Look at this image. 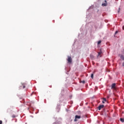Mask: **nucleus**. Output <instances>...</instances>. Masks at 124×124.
I'll use <instances>...</instances> for the list:
<instances>
[{"label":"nucleus","mask_w":124,"mask_h":124,"mask_svg":"<svg viewBox=\"0 0 124 124\" xmlns=\"http://www.w3.org/2000/svg\"><path fill=\"white\" fill-rule=\"evenodd\" d=\"M111 90H114V91H116L117 90V86L116 85V83H112L111 84Z\"/></svg>","instance_id":"obj_1"},{"label":"nucleus","mask_w":124,"mask_h":124,"mask_svg":"<svg viewBox=\"0 0 124 124\" xmlns=\"http://www.w3.org/2000/svg\"><path fill=\"white\" fill-rule=\"evenodd\" d=\"M67 60L68 63H71V62H72V58H71V56H68Z\"/></svg>","instance_id":"obj_2"},{"label":"nucleus","mask_w":124,"mask_h":124,"mask_svg":"<svg viewBox=\"0 0 124 124\" xmlns=\"http://www.w3.org/2000/svg\"><path fill=\"white\" fill-rule=\"evenodd\" d=\"M78 119H81V116L80 115H76L75 119L74 120V122H77Z\"/></svg>","instance_id":"obj_3"},{"label":"nucleus","mask_w":124,"mask_h":124,"mask_svg":"<svg viewBox=\"0 0 124 124\" xmlns=\"http://www.w3.org/2000/svg\"><path fill=\"white\" fill-rule=\"evenodd\" d=\"M104 108V105H100L99 106V107H98V109H99V110H101V109H102V108Z\"/></svg>","instance_id":"obj_4"},{"label":"nucleus","mask_w":124,"mask_h":124,"mask_svg":"<svg viewBox=\"0 0 124 124\" xmlns=\"http://www.w3.org/2000/svg\"><path fill=\"white\" fill-rule=\"evenodd\" d=\"M102 6H107V1L105 0V2L102 4Z\"/></svg>","instance_id":"obj_5"},{"label":"nucleus","mask_w":124,"mask_h":124,"mask_svg":"<svg viewBox=\"0 0 124 124\" xmlns=\"http://www.w3.org/2000/svg\"><path fill=\"white\" fill-rule=\"evenodd\" d=\"M119 57H120L121 59L123 60V61H124V56L123 55H119Z\"/></svg>","instance_id":"obj_6"},{"label":"nucleus","mask_w":124,"mask_h":124,"mask_svg":"<svg viewBox=\"0 0 124 124\" xmlns=\"http://www.w3.org/2000/svg\"><path fill=\"white\" fill-rule=\"evenodd\" d=\"M23 89H25L26 88V83L22 84Z\"/></svg>","instance_id":"obj_7"},{"label":"nucleus","mask_w":124,"mask_h":124,"mask_svg":"<svg viewBox=\"0 0 124 124\" xmlns=\"http://www.w3.org/2000/svg\"><path fill=\"white\" fill-rule=\"evenodd\" d=\"M106 101H107L106 98H103V101H102V103H105V102H106Z\"/></svg>","instance_id":"obj_8"},{"label":"nucleus","mask_w":124,"mask_h":124,"mask_svg":"<svg viewBox=\"0 0 124 124\" xmlns=\"http://www.w3.org/2000/svg\"><path fill=\"white\" fill-rule=\"evenodd\" d=\"M101 54H102V52L100 51L99 52H98V54L97 57H99V56H100V55H101Z\"/></svg>","instance_id":"obj_9"},{"label":"nucleus","mask_w":124,"mask_h":124,"mask_svg":"<svg viewBox=\"0 0 124 124\" xmlns=\"http://www.w3.org/2000/svg\"><path fill=\"white\" fill-rule=\"evenodd\" d=\"M120 121H121V122H122V123H124V118H120Z\"/></svg>","instance_id":"obj_10"},{"label":"nucleus","mask_w":124,"mask_h":124,"mask_svg":"<svg viewBox=\"0 0 124 124\" xmlns=\"http://www.w3.org/2000/svg\"><path fill=\"white\" fill-rule=\"evenodd\" d=\"M91 77L92 79H93V74H92L91 75Z\"/></svg>","instance_id":"obj_11"},{"label":"nucleus","mask_w":124,"mask_h":124,"mask_svg":"<svg viewBox=\"0 0 124 124\" xmlns=\"http://www.w3.org/2000/svg\"><path fill=\"white\" fill-rule=\"evenodd\" d=\"M16 116L15 114L12 115V118H16Z\"/></svg>","instance_id":"obj_12"},{"label":"nucleus","mask_w":124,"mask_h":124,"mask_svg":"<svg viewBox=\"0 0 124 124\" xmlns=\"http://www.w3.org/2000/svg\"><path fill=\"white\" fill-rule=\"evenodd\" d=\"M100 43H101V41H99L97 43L98 45H99V44H100Z\"/></svg>","instance_id":"obj_13"},{"label":"nucleus","mask_w":124,"mask_h":124,"mask_svg":"<svg viewBox=\"0 0 124 124\" xmlns=\"http://www.w3.org/2000/svg\"><path fill=\"white\" fill-rule=\"evenodd\" d=\"M81 82H82L83 84H85V80H83L81 81Z\"/></svg>","instance_id":"obj_14"},{"label":"nucleus","mask_w":124,"mask_h":124,"mask_svg":"<svg viewBox=\"0 0 124 124\" xmlns=\"http://www.w3.org/2000/svg\"><path fill=\"white\" fill-rule=\"evenodd\" d=\"M0 124H2V121L1 120H0Z\"/></svg>","instance_id":"obj_15"},{"label":"nucleus","mask_w":124,"mask_h":124,"mask_svg":"<svg viewBox=\"0 0 124 124\" xmlns=\"http://www.w3.org/2000/svg\"><path fill=\"white\" fill-rule=\"evenodd\" d=\"M92 8H93V7H91L90 8H89L88 10H90V9H92Z\"/></svg>","instance_id":"obj_16"},{"label":"nucleus","mask_w":124,"mask_h":124,"mask_svg":"<svg viewBox=\"0 0 124 124\" xmlns=\"http://www.w3.org/2000/svg\"><path fill=\"white\" fill-rule=\"evenodd\" d=\"M118 33V31H116L115 34H117Z\"/></svg>","instance_id":"obj_17"},{"label":"nucleus","mask_w":124,"mask_h":124,"mask_svg":"<svg viewBox=\"0 0 124 124\" xmlns=\"http://www.w3.org/2000/svg\"><path fill=\"white\" fill-rule=\"evenodd\" d=\"M122 66H124V62L122 63Z\"/></svg>","instance_id":"obj_18"},{"label":"nucleus","mask_w":124,"mask_h":124,"mask_svg":"<svg viewBox=\"0 0 124 124\" xmlns=\"http://www.w3.org/2000/svg\"><path fill=\"white\" fill-rule=\"evenodd\" d=\"M122 29L124 30V26H123Z\"/></svg>","instance_id":"obj_19"},{"label":"nucleus","mask_w":124,"mask_h":124,"mask_svg":"<svg viewBox=\"0 0 124 124\" xmlns=\"http://www.w3.org/2000/svg\"><path fill=\"white\" fill-rule=\"evenodd\" d=\"M118 12H120V8H119V11H118Z\"/></svg>","instance_id":"obj_20"},{"label":"nucleus","mask_w":124,"mask_h":124,"mask_svg":"<svg viewBox=\"0 0 124 124\" xmlns=\"http://www.w3.org/2000/svg\"><path fill=\"white\" fill-rule=\"evenodd\" d=\"M91 57H93V55H91Z\"/></svg>","instance_id":"obj_21"}]
</instances>
